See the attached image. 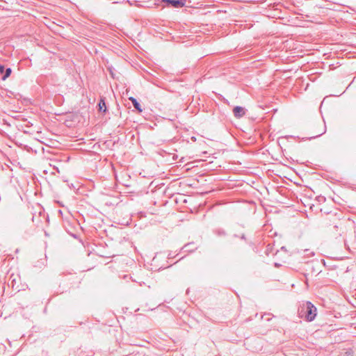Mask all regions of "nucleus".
<instances>
[{"label":"nucleus","mask_w":356,"mask_h":356,"mask_svg":"<svg viewBox=\"0 0 356 356\" xmlns=\"http://www.w3.org/2000/svg\"><path fill=\"white\" fill-rule=\"evenodd\" d=\"M316 314V307L309 301L302 302L298 308L299 316L309 322L314 320Z\"/></svg>","instance_id":"obj_1"},{"label":"nucleus","mask_w":356,"mask_h":356,"mask_svg":"<svg viewBox=\"0 0 356 356\" xmlns=\"http://www.w3.org/2000/svg\"><path fill=\"white\" fill-rule=\"evenodd\" d=\"M11 69L10 67L5 69V74L2 76L3 80H6L11 74Z\"/></svg>","instance_id":"obj_7"},{"label":"nucleus","mask_w":356,"mask_h":356,"mask_svg":"<svg viewBox=\"0 0 356 356\" xmlns=\"http://www.w3.org/2000/svg\"><path fill=\"white\" fill-rule=\"evenodd\" d=\"M170 3L174 8H181L185 5V1H181L178 0H163Z\"/></svg>","instance_id":"obj_3"},{"label":"nucleus","mask_w":356,"mask_h":356,"mask_svg":"<svg viewBox=\"0 0 356 356\" xmlns=\"http://www.w3.org/2000/svg\"><path fill=\"white\" fill-rule=\"evenodd\" d=\"M98 106H99V110L100 111L106 112V103L103 99H100V101L98 104Z\"/></svg>","instance_id":"obj_5"},{"label":"nucleus","mask_w":356,"mask_h":356,"mask_svg":"<svg viewBox=\"0 0 356 356\" xmlns=\"http://www.w3.org/2000/svg\"><path fill=\"white\" fill-rule=\"evenodd\" d=\"M185 252H193L195 249H196V247H194L193 243H188L183 248Z\"/></svg>","instance_id":"obj_6"},{"label":"nucleus","mask_w":356,"mask_h":356,"mask_svg":"<svg viewBox=\"0 0 356 356\" xmlns=\"http://www.w3.org/2000/svg\"><path fill=\"white\" fill-rule=\"evenodd\" d=\"M233 113L236 118H240L245 115V110L243 107L237 106L233 109Z\"/></svg>","instance_id":"obj_2"},{"label":"nucleus","mask_w":356,"mask_h":356,"mask_svg":"<svg viewBox=\"0 0 356 356\" xmlns=\"http://www.w3.org/2000/svg\"><path fill=\"white\" fill-rule=\"evenodd\" d=\"M5 72V67L3 65H0V73L2 74Z\"/></svg>","instance_id":"obj_8"},{"label":"nucleus","mask_w":356,"mask_h":356,"mask_svg":"<svg viewBox=\"0 0 356 356\" xmlns=\"http://www.w3.org/2000/svg\"><path fill=\"white\" fill-rule=\"evenodd\" d=\"M129 100L132 102L134 107L138 111L142 112L143 109L141 108L140 104L138 103L137 99L133 97L129 98Z\"/></svg>","instance_id":"obj_4"},{"label":"nucleus","mask_w":356,"mask_h":356,"mask_svg":"<svg viewBox=\"0 0 356 356\" xmlns=\"http://www.w3.org/2000/svg\"><path fill=\"white\" fill-rule=\"evenodd\" d=\"M325 132V129H324V131L321 133V134H319L318 136H321L323 134H324Z\"/></svg>","instance_id":"obj_9"}]
</instances>
